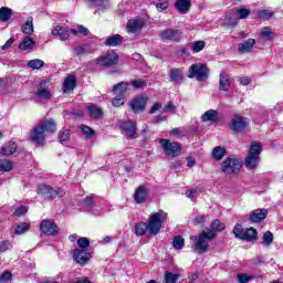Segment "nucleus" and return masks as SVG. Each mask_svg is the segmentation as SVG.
<instances>
[{
  "label": "nucleus",
  "instance_id": "c9c22d12",
  "mask_svg": "<svg viewBox=\"0 0 283 283\" xmlns=\"http://www.w3.org/2000/svg\"><path fill=\"white\" fill-rule=\"evenodd\" d=\"M224 154H227V150L220 146H217L212 150V158H214V160H222V158H224Z\"/></svg>",
  "mask_w": 283,
  "mask_h": 283
},
{
  "label": "nucleus",
  "instance_id": "4468645a",
  "mask_svg": "<svg viewBox=\"0 0 283 283\" xmlns=\"http://www.w3.org/2000/svg\"><path fill=\"white\" fill-rule=\"evenodd\" d=\"M182 31L178 29H166L160 33L161 41H180Z\"/></svg>",
  "mask_w": 283,
  "mask_h": 283
},
{
  "label": "nucleus",
  "instance_id": "2eb2a0df",
  "mask_svg": "<svg viewBox=\"0 0 283 283\" xmlns=\"http://www.w3.org/2000/svg\"><path fill=\"white\" fill-rule=\"evenodd\" d=\"M231 127L233 132L242 133L245 127H249V122L242 115H234L232 118Z\"/></svg>",
  "mask_w": 283,
  "mask_h": 283
},
{
  "label": "nucleus",
  "instance_id": "c03bdc74",
  "mask_svg": "<svg viewBox=\"0 0 283 283\" xmlns=\"http://www.w3.org/2000/svg\"><path fill=\"white\" fill-rule=\"evenodd\" d=\"M237 15L238 19H249V17L251 15V10L247 8H239L237 9Z\"/></svg>",
  "mask_w": 283,
  "mask_h": 283
},
{
  "label": "nucleus",
  "instance_id": "338daca9",
  "mask_svg": "<svg viewBox=\"0 0 283 283\" xmlns=\"http://www.w3.org/2000/svg\"><path fill=\"white\" fill-rule=\"evenodd\" d=\"M92 205H94V198H92V197H86L85 199H84V206L85 207H92Z\"/></svg>",
  "mask_w": 283,
  "mask_h": 283
},
{
  "label": "nucleus",
  "instance_id": "4be33fe9",
  "mask_svg": "<svg viewBox=\"0 0 283 283\" xmlns=\"http://www.w3.org/2000/svg\"><path fill=\"white\" fill-rule=\"evenodd\" d=\"M129 83L120 82L113 86V94H117V96H125L129 91Z\"/></svg>",
  "mask_w": 283,
  "mask_h": 283
},
{
  "label": "nucleus",
  "instance_id": "a878e982",
  "mask_svg": "<svg viewBox=\"0 0 283 283\" xmlns=\"http://www.w3.org/2000/svg\"><path fill=\"white\" fill-rule=\"evenodd\" d=\"M17 153V143L14 142H8L4 144L0 150V154L2 156H12V154Z\"/></svg>",
  "mask_w": 283,
  "mask_h": 283
},
{
  "label": "nucleus",
  "instance_id": "e433bc0d",
  "mask_svg": "<svg viewBox=\"0 0 283 283\" xmlns=\"http://www.w3.org/2000/svg\"><path fill=\"white\" fill-rule=\"evenodd\" d=\"M132 85V87H134L135 90H145V87H147V80H133L129 83Z\"/></svg>",
  "mask_w": 283,
  "mask_h": 283
},
{
  "label": "nucleus",
  "instance_id": "4c0bfd02",
  "mask_svg": "<svg viewBox=\"0 0 283 283\" xmlns=\"http://www.w3.org/2000/svg\"><path fill=\"white\" fill-rule=\"evenodd\" d=\"M149 231V228L147 226V222H140L135 227V233L136 235H145Z\"/></svg>",
  "mask_w": 283,
  "mask_h": 283
},
{
  "label": "nucleus",
  "instance_id": "f03ea898",
  "mask_svg": "<svg viewBox=\"0 0 283 283\" xmlns=\"http://www.w3.org/2000/svg\"><path fill=\"white\" fill-rule=\"evenodd\" d=\"M217 235L212 230H203L198 237L191 235L190 240L195 242L192 251L195 253H207L209 251V242L216 240Z\"/></svg>",
  "mask_w": 283,
  "mask_h": 283
},
{
  "label": "nucleus",
  "instance_id": "4d7b16f0",
  "mask_svg": "<svg viewBox=\"0 0 283 283\" xmlns=\"http://www.w3.org/2000/svg\"><path fill=\"white\" fill-rule=\"evenodd\" d=\"M90 7L91 8H105V0H90Z\"/></svg>",
  "mask_w": 283,
  "mask_h": 283
},
{
  "label": "nucleus",
  "instance_id": "5701e85b",
  "mask_svg": "<svg viewBox=\"0 0 283 283\" xmlns=\"http://www.w3.org/2000/svg\"><path fill=\"white\" fill-rule=\"evenodd\" d=\"M144 25L145 22H143V20H130L127 22V30L133 34H136V32H140L143 30Z\"/></svg>",
  "mask_w": 283,
  "mask_h": 283
},
{
  "label": "nucleus",
  "instance_id": "aec40b11",
  "mask_svg": "<svg viewBox=\"0 0 283 283\" xmlns=\"http://www.w3.org/2000/svg\"><path fill=\"white\" fill-rule=\"evenodd\" d=\"M268 216H269V210L256 209L250 214V221L254 223L262 222V220H266Z\"/></svg>",
  "mask_w": 283,
  "mask_h": 283
},
{
  "label": "nucleus",
  "instance_id": "6e6d98bb",
  "mask_svg": "<svg viewBox=\"0 0 283 283\" xmlns=\"http://www.w3.org/2000/svg\"><path fill=\"white\" fill-rule=\"evenodd\" d=\"M198 189H191L186 191V198H189L190 200H192V202H196V198H198Z\"/></svg>",
  "mask_w": 283,
  "mask_h": 283
},
{
  "label": "nucleus",
  "instance_id": "7c9ffc66",
  "mask_svg": "<svg viewBox=\"0 0 283 283\" xmlns=\"http://www.w3.org/2000/svg\"><path fill=\"white\" fill-rule=\"evenodd\" d=\"M253 45H255V39H249L248 41L239 45V52H241L242 54L251 52V50H253Z\"/></svg>",
  "mask_w": 283,
  "mask_h": 283
},
{
  "label": "nucleus",
  "instance_id": "9d476101",
  "mask_svg": "<svg viewBox=\"0 0 283 283\" xmlns=\"http://www.w3.org/2000/svg\"><path fill=\"white\" fill-rule=\"evenodd\" d=\"M116 63H118V53L114 51H108L104 56L97 59V65H102L103 67H112Z\"/></svg>",
  "mask_w": 283,
  "mask_h": 283
},
{
  "label": "nucleus",
  "instance_id": "0eeeda50",
  "mask_svg": "<svg viewBox=\"0 0 283 283\" xmlns=\"http://www.w3.org/2000/svg\"><path fill=\"white\" fill-rule=\"evenodd\" d=\"M38 193L44 197V200H54L55 198H63L65 196V190L59 188L54 190V188L48 185H40L38 187Z\"/></svg>",
  "mask_w": 283,
  "mask_h": 283
},
{
  "label": "nucleus",
  "instance_id": "680f3d73",
  "mask_svg": "<svg viewBox=\"0 0 283 283\" xmlns=\"http://www.w3.org/2000/svg\"><path fill=\"white\" fill-rule=\"evenodd\" d=\"M156 8L158 10V12H163L165 10H167V8H169V2L167 1H163L156 4Z\"/></svg>",
  "mask_w": 283,
  "mask_h": 283
},
{
  "label": "nucleus",
  "instance_id": "3c124183",
  "mask_svg": "<svg viewBox=\"0 0 283 283\" xmlns=\"http://www.w3.org/2000/svg\"><path fill=\"white\" fill-rule=\"evenodd\" d=\"M178 274H174L171 272H165V282L166 283H175L178 282Z\"/></svg>",
  "mask_w": 283,
  "mask_h": 283
},
{
  "label": "nucleus",
  "instance_id": "864d4df0",
  "mask_svg": "<svg viewBox=\"0 0 283 283\" xmlns=\"http://www.w3.org/2000/svg\"><path fill=\"white\" fill-rule=\"evenodd\" d=\"M112 104L114 107H120L122 105H125V96L117 95L115 98H113Z\"/></svg>",
  "mask_w": 283,
  "mask_h": 283
},
{
  "label": "nucleus",
  "instance_id": "603ef678",
  "mask_svg": "<svg viewBox=\"0 0 283 283\" xmlns=\"http://www.w3.org/2000/svg\"><path fill=\"white\" fill-rule=\"evenodd\" d=\"M237 280L239 283H249L251 280H253V276L244 274V273H239L237 275Z\"/></svg>",
  "mask_w": 283,
  "mask_h": 283
},
{
  "label": "nucleus",
  "instance_id": "412c9836",
  "mask_svg": "<svg viewBox=\"0 0 283 283\" xmlns=\"http://www.w3.org/2000/svg\"><path fill=\"white\" fill-rule=\"evenodd\" d=\"M74 87H76V76L69 75L63 83L64 94H70V92H74Z\"/></svg>",
  "mask_w": 283,
  "mask_h": 283
},
{
  "label": "nucleus",
  "instance_id": "f704fd0d",
  "mask_svg": "<svg viewBox=\"0 0 283 283\" xmlns=\"http://www.w3.org/2000/svg\"><path fill=\"white\" fill-rule=\"evenodd\" d=\"M9 19H12V9L8 7L0 8V21H8Z\"/></svg>",
  "mask_w": 283,
  "mask_h": 283
},
{
  "label": "nucleus",
  "instance_id": "09e8293b",
  "mask_svg": "<svg viewBox=\"0 0 283 283\" xmlns=\"http://www.w3.org/2000/svg\"><path fill=\"white\" fill-rule=\"evenodd\" d=\"M205 45H207L205 41H195L192 43V51L196 53L202 52V50H205Z\"/></svg>",
  "mask_w": 283,
  "mask_h": 283
},
{
  "label": "nucleus",
  "instance_id": "f3484780",
  "mask_svg": "<svg viewBox=\"0 0 283 283\" xmlns=\"http://www.w3.org/2000/svg\"><path fill=\"white\" fill-rule=\"evenodd\" d=\"M145 105H147V97L137 96L130 102V109L138 114V112H145Z\"/></svg>",
  "mask_w": 283,
  "mask_h": 283
},
{
  "label": "nucleus",
  "instance_id": "423d86ee",
  "mask_svg": "<svg viewBox=\"0 0 283 283\" xmlns=\"http://www.w3.org/2000/svg\"><path fill=\"white\" fill-rule=\"evenodd\" d=\"M188 77L189 78H197V81L203 83L209 78V69L207 67V64H192L189 67L188 71Z\"/></svg>",
  "mask_w": 283,
  "mask_h": 283
},
{
  "label": "nucleus",
  "instance_id": "de8ad7c7",
  "mask_svg": "<svg viewBox=\"0 0 283 283\" xmlns=\"http://www.w3.org/2000/svg\"><path fill=\"white\" fill-rule=\"evenodd\" d=\"M263 244H264L265 247H271V244H273V232L266 231V232L263 234Z\"/></svg>",
  "mask_w": 283,
  "mask_h": 283
},
{
  "label": "nucleus",
  "instance_id": "39448f33",
  "mask_svg": "<svg viewBox=\"0 0 283 283\" xmlns=\"http://www.w3.org/2000/svg\"><path fill=\"white\" fill-rule=\"evenodd\" d=\"M232 233L239 240H245L247 242H255V240H258V230L249 228L244 231V228H242L240 223L235 224Z\"/></svg>",
  "mask_w": 283,
  "mask_h": 283
},
{
  "label": "nucleus",
  "instance_id": "5fc2aeb1",
  "mask_svg": "<svg viewBox=\"0 0 283 283\" xmlns=\"http://www.w3.org/2000/svg\"><path fill=\"white\" fill-rule=\"evenodd\" d=\"M59 140L60 143H67L70 140V130L65 129V130H61L59 133Z\"/></svg>",
  "mask_w": 283,
  "mask_h": 283
},
{
  "label": "nucleus",
  "instance_id": "c85d7f7f",
  "mask_svg": "<svg viewBox=\"0 0 283 283\" xmlns=\"http://www.w3.org/2000/svg\"><path fill=\"white\" fill-rule=\"evenodd\" d=\"M218 116L219 114L217 111L209 109L201 116V118L203 123H216L218 120Z\"/></svg>",
  "mask_w": 283,
  "mask_h": 283
},
{
  "label": "nucleus",
  "instance_id": "69168bd1",
  "mask_svg": "<svg viewBox=\"0 0 283 283\" xmlns=\"http://www.w3.org/2000/svg\"><path fill=\"white\" fill-rule=\"evenodd\" d=\"M163 107V104L160 103H156L151 106L149 114H156V112H158V109H160Z\"/></svg>",
  "mask_w": 283,
  "mask_h": 283
},
{
  "label": "nucleus",
  "instance_id": "dca6fc26",
  "mask_svg": "<svg viewBox=\"0 0 283 283\" xmlns=\"http://www.w3.org/2000/svg\"><path fill=\"white\" fill-rule=\"evenodd\" d=\"M90 258H92V254L87 250L75 249L73 251V260L77 264H87Z\"/></svg>",
  "mask_w": 283,
  "mask_h": 283
},
{
  "label": "nucleus",
  "instance_id": "ea45409f",
  "mask_svg": "<svg viewBox=\"0 0 283 283\" xmlns=\"http://www.w3.org/2000/svg\"><path fill=\"white\" fill-rule=\"evenodd\" d=\"M80 129L86 138H92L96 134V132H94V129L87 125H81Z\"/></svg>",
  "mask_w": 283,
  "mask_h": 283
},
{
  "label": "nucleus",
  "instance_id": "58836bf2",
  "mask_svg": "<svg viewBox=\"0 0 283 283\" xmlns=\"http://www.w3.org/2000/svg\"><path fill=\"white\" fill-rule=\"evenodd\" d=\"M12 161L8 159H0V171L8 172L12 171Z\"/></svg>",
  "mask_w": 283,
  "mask_h": 283
},
{
  "label": "nucleus",
  "instance_id": "72a5a7b5",
  "mask_svg": "<svg viewBox=\"0 0 283 283\" xmlns=\"http://www.w3.org/2000/svg\"><path fill=\"white\" fill-rule=\"evenodd\" d=\"M23 34H27V36H30L31 34H34V24L32 23V18H29L27 22L21 28Z\"/></svg>",
  "mask_w": 283,
  "mask_h": 283
},
{
  "label": "nucleus",
  "instance_id": "20e7f679",
  "mask_svg": "<svg viewBox=\"0 0 283 283\" xmlns=\"http://www.w3.org/2000/svg\"><path fill=\"white\" fill-rule=\"evenodd\" d=\"M165 220H167V212L163 210L150 214L148 221L146 222L148 233L151 235H158V233H160V229H163V222H165Z\"/></svg>",
  "mask_w": 283,
  "mask_h": 283
},
{
  "label": "nucleus",
  "instance_id": "393cba45",
  "mask_svg": "<svg viewBox=\"0 0 283 283\" xmlns=\"http://www.w3.org/2000/svg\"><path fill=\"white\" fill-rule=\"evenodd\" d=\"M219 87L222 92H229L231 80L227 73H221L219 76Z\"/></svg>",
  "mask_w": 283,
  "mask_h": 283
},
{
  "label": "nucleus",
  "instance_id": "f257e3e1",
  "mask_svg": "<svg viewBox=\"0 0 283 283\" xmlns=\"http://www.w3.org/2000/svg\"><path fill=\"white\" fill-rule=\"evenodd\" d=\"M45 132L54 134L56 132V123L50 118L46 122L35 126L30 134V140L35 145H43L45 143Z\"/></svg>",
  "mask_w": 283,
  "mask_h": 283
},
{
  "label": "nucleus",
  "instance_id": "cd10ccee",
  "mask_svg": "<svg viewBox=\"0 0 283 283\" xmlns=\"http://www.w3.org/2000/svg\"><path fill=\"white\" fill-rule=\"evenodd\" d=\"M123 43V36L120 34H115L107 36L104 45H108V48H116L117 45H120Z\"/></svg>",
  "mask_w": 283,
  "mask_h": 283
},
{
  "label": "nucleus",
  "instance_id": "bf43d9fd",
  "mask_svg": "<svg viewBox=\"0 0 283 283\" xmlns=\"http://www.w3.org/2000/svg\"><path fill=\"white\" fill-rule=\"evenodd\" d=\"M28 213V207L22 206L14 210L13 216H17L18 218L21 216H25Z\"/></svg>",
  "mask_w": 283,
  "mask_h": 283
},
{
  "label": "nucleus",
  "instance_id": "473e14b6",
  "mask_svg": "<svg viewBox=\"0 0 283 283\" xmlns=\"http://www.w3.org/2000/svg\"><path fill=\"white\" fill-rule=\"evenodd\" d=\"M91 118H101L103 116V109L94 104L87 107Z\"/></svg>",
  "mask_w": 283,
  "mask_h": 283
},
{
  "label": "nucleus",
  "instance_id": "a18cd8bd",
  "mask_svg": "<svg viewBox=\"0 0 283 283\" xmlns=\"http://www.w3.org/2000/svg\"><path fill=\"white\" fill-rule=\"evenodd\" d=\"M172 247L177 250L182 249V247H185V238H182L181 235L175 237L172 241Z\"/></svg>",
  "mask_w": 283,
  "mask_h": 283
},
{
  "label": "nucleus",
  "instance_id": "37998d69",
  "mask_svg": "<svg viewBox=\"0 0 283 283\" xmlns=\"http://www.w3.org/2000/svg\"><path fill=\"white\" fill-rule=\"evenodd\" d=\"M27 231H30V226L25 222L18 224L15 228L17 235H23V233H27Z\"/></svg>",
  "mask_w": 283,
  "mask_h": 283
},
{
  "label": "nucleus",
  "instance_id": "1a4fd4ad",
  "mask_svg": "<svg viewBox=\"0 0 283 283\" xmlns=\"http://www.w3.org/2000/svg\"><path fill=\"white\" fill-rule=\"evenodd\" d=\"M159 145H161V149L166 156H170L171 158H176L178 154H180V145L177 142H169V139H159Z\"/></svg>",
  "mask_w": 283,
  "mask_h": 283
},
{
  "label": "nucleus",
  "instance_id": "f8f14e48",
  "mask_svg": "<svg viewBox=\"0 0 283 283\" xmlns=\"http://www.w3.org/2000/svg\"><path fill=\"white\" fill-rule=\"evenodd\" d=\"M40 231H42L44 235H57L59 226H56V223L53 221L45 219L40 223Z\"/></svg>",
  "mask_w": 283,
  "mask_h": 283
},
{
  "label": "nucleus",
  "instance_id": "a19ab883",
  "mask_svg": "<svg viewBox=\"0 0 283 283\" xmlns=\"http://www.w3.org/2000/svg\"><path fill=\"white\" fill-rule=\"evenodd\" d=\"M77 245L80 250L87 251L90 249V239L82 237L77 240Z\"/></svg>",
  "mask_w": 283,
  "mask_h": 283
},
{
  "label": "nucleus",
  "instance_id": "bb28decb",
  "mask_svg": "<svg viewBox=\"0 0 283 283\" xmlns=\"http://www.w3.org/2000/svg\"><path fill=\"white\" fill-rule=\"evenodd\" d=\"M176 8L181 14H187L191 10V0H177Z\"/></svg>",
  "mask_w": 283,
  "mask_h": 283
},
{
  "label": "nucleus",
  "instance_id": "6ab92c4d",
  "mask_svg": "<svg viewBox=\"0 0 283 283\" xmlns=\"http://www.w3.org/2000/svg\"><path fill=\"white\" fill-rule=\"evenodd\" d=\"M169 78L175 85H180L185 81V73L180 69H171L169 72Z\"/></svg>",
  "mask_w": 283,
  "mask_h": 283
},
{
  "label": "nucleus",
  "instance_id": "49530a36",
  "mask_svg": "<svg viewBox=\"0 0 283 283\" xmlns=\"http://www.w3.org/2000/svg\"><path fill=\"white\" fill-rule=\"evenodd\" d=\"M211 231L213 232V231H224V229H226V226H224V223L223 222H220V220H214V221H212V223H211Z\"/></svg>",
  "mask_w": 283,
  "mask_h": 283
},
{
  "label": "nucleus",
  "instance_id": "8fccbe9b",
  "mask_svg": "<svg viewBox=\"0 0 283 283\" xmlns=\"http://www.w3.org/2000/svg\"><path fill=\"white\" fill-rule=\"evenodd\" d=\"M272 34L273 32H271V28L264 27L261 31V39H263L264 41H271Z\"/></svg>",
  "mask_w": 283,
  "mask_h": 283
},
{
  "label": "nucleus",
  "instance_id": "2f4dec72",
  "mask_svg": "<svg viewBox=\"0 0 283 283\" xmlns=\"http://www.w3.org/2000/svg\"><path fill=\"white\" fill-rule=\"evenodd\" d=\"M275 15V12L266 9L259 10L256 12L258 19H261V21H269V19H273Z\"/></svg>",
  "mask_w": 283,
  "mask_h": 283
},
{
  "label": "nucleus",
  "instance_id": "0e129e2a",
  "mask_svg": "<svg viewBox=\"0 0 283 283\" xmlns=\"http://www.w3.org/2000/svg\"><path fill=\"white\" fill-rule=\"evenodd\" d=\"M12 43H14V38H10V39L1 46V50H10V48H12Z\"/></svg>",
  "mask_w": 283,
  "mask_h": 283
},
{
  "label": "nucleus",
  "instance_id": "7ed1b4c3",
  "mask_svg": "<svg viewBox=\"0 0 283 283\" xmlns=\"http://www.w3.org/2000/svg\"><path fill=\"white\" fill-rule=\"evenodd\" d=\"M260 154H262V144L258 142L252 143L248 150V156L245 158L247 169H258V166L260 165Z\"/></svg>",
  "mask_w": 283,
  "mask_h": 283
},
{
  "label": "nucleus",
  "instance_id": "13d9d810",
  "mask_svg": "<svg viewBox=\"0 0 283 283\" xmlns=\"http://www.w3.org/2000/svg\"><path fill=\"white\" fill-rule=\"evenodd\" d=\"M10 280H12V273L10 271H4L0 275V283L10 282Z\"/></svg>",
  "mask_w": 283,
  "mask_h": 283
},
{
  "label": "nucleus",
  "instance_id": "79ce46f5",
  "mask_svg": "<svg viewBox=\"0 0 283 283\" xmlns=\"http://www.w3.org/2000/svg\"><path fill=\"white\" fill-rule=\"evenodd\" d=\"M45 65V62L42 60H31L28 62V67H31V70H41Z\"/></svg>",
  "mask_w": 283,
  "mask_h": 283
},
{
  "label": "nucleus",
  "instance_id": "a211bd4d",
  "mask_svg": "<svg viewBox=\"0 0 283 283\" xmlns=\"http://www.w3.org/2000/svg\"><path fill=\"white\" fill-rule=\"evenodd\" d=\"M149 191L144 186H139L134 193V200L137 205H143L147 200Z\"/></svg>",
  "mask_w": 283,
  "mask_h": 283
},
{
  "label": "nucleus",
  "instance_id": "9b49d317",
  "mask_svg": "<svg viewBox=\"0 0 283 283\" xmlns=\"http://www.w3.org/2000/svg\"><path fill=\"white\" fill-rule=\"evenodd\" d=\"M119 127L126 138H136V122L128 119L119 123Z\"/></svg>",
  "mask_w": 283,
  "mask_h": 283
},
{
  "label": "nucleus",
  "instance_id": "774afa93",
  "mask_svg": "<svg viewBox=\"0 0 283 283\" xmlns=\"http://www.w3.org/2000/svg\"><path fill=\"white\" fill-rule=\"evenodd\" d=\"M205 216H198L195 218L193 222L195 224H205Z\"/></svg>",
  "mask_w": 283,
  "mask_h": 283
},
{
  "label": "nucleus",
  "instance_id": "ddd939ff",
  "mask_svg": "<svg viewBox=\"0 0 283 283\" xmlns=\"http://www.w3.org/2000/svg\"><path fill=\"white\" fill-rule=\"evenodd\" d=\"M70 32H72V34H78V31H76L75 29H72L70 31V29H65L61 25H56L52 30V35L57 36L60 41H67V39H70Z\"/></svg>",
  "mask_w": 283,
  "mask_h": 283
},
{
  "label": "nucleus",
  "instance_id": "6e6552de",
  "mask_svg": "<svg viewBox=\"0 0 283 283\" xmlns=\"http://www.w3.org/2000/svg\"><path fill=\"white\" fill-rule=\"evenodd\" d=\"M240 169H242V161L235 158H228L221 164V171H223L226 176L240 174Z\"/></svg>",
  "mask_w": 283,
  "mask_h": 283
},
{
  "label": "nucleus",
  "instance_id": "c756f323",
  "mask_svg": "<svg viewBox=\"0 0 283 283\" xmlns=\"http://www.w3.org/2000/svg\"><path fill=\"white\" fill-rule=\"evenodd\" d=\"M41 87H43V83H40V88L35 93L36 98L40 101H50V98H52V93Z\"/></svg>",
  "mask_w": 283,
  "mask_h": 283
},
{
  "label": "nucleus",
  "instance_id": "e2e57ef3",
  "mask_svg": "<svg viewBox=\"0 0 283 283\" xmlns=\"http://www.w3.org/2000/svg\"><path fill=\"white\" fill-rule=\"evenodd\" d=\"M10 247H12V244L10 243V241H4L0 244V253H6V251H8V249H10Z\"/></svg>",
  "mask_w": 283,
  "mask_h": 283
},
{
  "label": "nucleus",
  "instance_id": "052dcab7",
  "mask_svg": "<svg viewBox=\"0 0 283 283\" xmlns=\"http://www.w3.org/2000/svg\"><path fill=\"white\" fill-rule=\"evenodd\" d=\"M163 112L164 114H167L169 112H176V106L174 105V103L168 102L166 106H164Z\"/></svg>",
  "mask_w": 283,
  "mask_h": 283
},
{
  "label": "nucleus",
  "instance_id": "b1692460",
  "mask_svg": "<svg viewBox=\"0 0 283 283\" xmlns=\"http://www.w3.org/2000/svg\"><path fill=\"white\" fill-rule=\"evenodd\" d=\"M35 45H36V42L32 38H30V35H27L21 41L19 45V50H21L22 52H25L28 50H33Z\"/></svg>",
  "mask_w": 283,
  "mask_h": 283
}]
</instances>
